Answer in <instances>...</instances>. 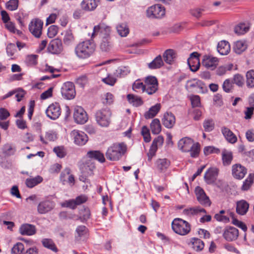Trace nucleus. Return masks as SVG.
<instances>
[{
	"label": "nucleus",
	"mask_w": 254,
	"mask_h": 254,
	"mask_svg": "<svg viewBox=\"0 0 254 254\" xmlns=\"http://www.w3.org/2000/svg\"><path fill=\"white\" fill-rule=\"evenodd\" d=\"M150 128L153 134H157L160 133L161 130V126L159 119L153 120L150 124Z\"/></svg>",
	"instance_id": "79ce46f5"
},
{
	"label": "nucleus",
	"mask_w": 254,
	"mask_h": 254,
	"mask_svg": "<svg viewBox=\"0 0 254 254\" xmlns=\"http://www.w3.org/2000/svg\"><path fill=\"white\" fill-rule=\"evenodd\" d=\"M164 61L168 64H172L176 58V54L174 50H167L163 54Z\"/></svg>",
	"instance_id": "c9c22d12"
},
{
	"label": "nucleus",
	"mask_w": 254,
	"mask_h": 254,
	"mask_svg": "<svg viewBox=\"0 0 254 254\" xmlns=\"http://www.w3.org/2000/svg\"><path fill=\"white\" fill-rule=\"evenodd\" d=\"M98 33L101 38L110 39L111 28L104 23H100L94 26L92 36Z\"/></svg>",
	"instance_id": "9d476101"
},
{
	"label": "nucleus",
	"mask_w": 254,
	"mask_h": 254,
	"mask_svg": "<svg viewBox=\"0 0 254 254\" xmlns=\"http://www.w3.org/2000/svg\"><path fill=\"white\" fill-rule=\"evenodd\" d=\"M102 79V81L104 82L106 84L113 86L114 85L115 82H116V79L113 76L107 74V76L105 77H103L101 76Z\"/></svg>",
	"instance_id": "0e129e2a"
},
{
	"label": "nucleus",
	"mask_w": 254,
	"mask_h": 254,
	"mask_svg": "<svg viewBox=\"0 0 254 254\" xmlns=\"http://www.w3.org/2000/svg\"><path fill=\"white\" fill-rule=\"evenodd\" d=\"M223 236L226 241H233L237 239L239 236V231L235 227H229L224 230Z\"/></svg>",
	"instance_id": "f3484780"
},
{
	"label": "nucleus",
	"mask_w": 254,
	"mask_h": 254,
	"mask_svg": "<svg viewBox=\"0 0 254 254\" xmlns=\"http://www.w3.org/2000/svg\"><path fill=\"white\" fill-rule=\"evenodd\" d=\"M54 152L59 158H64L66 154V151L65 148L63 146H57L54 148Z\"/></svg>",
	"instance_id": "6e6d98bb"
},
{
	"label": "nucleus",
	"mask_w": 254,
	"mask_h": 254,
	"mask_svg": "<svg viewBox=\"0 0 254 254\" xmlns=\"http://www.w3.org/2000/svg\"><path fill=\"white\" fill-rule=\"evenodd\" d=\"M61 92L63 97L67 100L73 99L76 94L74 85L71 82H66L62 86Z\"/></svg>",
	"instance_id": "0eeeda50"
},
{
	"label": "nucleus",
	"mask_w": 254,
	"mask_h": 254,
	"mask_svg": "<svg viewBox=\"0 0 254 254\" xmlns=\"http://www.w3.org/2000/svg\"><path fill=\"white\" fill-rule=\"evenodd\" d=\"M48 49L52 54H59L63 49L62 41L59 39L53 40L49 44Z\"/></svg>",
	"instance_id": "412c9836"
},
{
	"label": "nucleus",
	"mask_w": 254,
	"mask_h": 254,
	"mask_svg": "<svg viewBox=\"0 0 254 254\" xmlns=\"http://www.w3.org/2000/svg\"><path fill=\"white\" fill-rule=\"evenodd\" d=\"M74 42V38L71 30L65 31L64 33L63 42L64 45L69 46Z\"/></svg>",
	"instance_id": "4c0bfd02"
},
{
	"label": "nucleus",
	"mask_w": 254,
	"mask_h": 254,
	"mask_svg": "<svg viewBox=\"0 0 254 254\" xmlns=\"http://www.w3.org/2000/svg\"><path fill=\"white\" fill-rule=\"evenodd\" d=\"M233 83L240 87H242L244 83V79L242 75L236 74L234 76Z\"/></svg>",
	"instance_id": "338daca9"
},
{
	"label": "nucleus",
	"mask_w": 254,
	"mask_h": 254,
	"mask_svg": "<svg viewBox=\"0 0 254 254\" xmlns=\"http://www.w3.org/2000/svg\"><path fill=\"white\" fill-rule=\"evenodd\" d=\"M70 134L74 142L78 145H84L88 141L87 135L83 131L73 130L71 131Z\"/></svg>",
	"instance_id": "ddd939ff"
},
{
	"label": "nucleus",
	"mask_w": 254,
	"mask_h": 254,
	"mask_svg": "<svg viewBox=\"0 0 254 254\" xmlns=\"http://www.w3.org/2000/svg\"><path fill=\"white\" fill-rule=\"evenodd\" d=\"M87 155L89 158L98 160L101 163H103L105 161L104 154L99 151H90L87 152Z\"/></svg>",
	"instance_id": "f704fd0d"
},
{
	"label": "nucleus",
	"mask_w": 254,
	"mask_h": 254,
	"mask_svg": "<svg viewBox=\"0 0 254 254\" xmlns=\"http://www.w3.org/2000/svg\"><path fill=\"white\" fill-rule=\"evenodd\" d=\"M163 142L164 139L162 136H158L153 140L149 152L148 153L149 160H151L152 158L155 155L158 147L162 146Z\"/></svg>",
	"instance_id": "a211bd4d"
},
{
	"label": "nucleus",
	"mask_w": 254,
	"mask_h": 254,
	"mask_svg": "<svg viewBox=\"0 0 254 254\" xmlns=\"http://www.w3.org/2000/svg\"><path fill=\"white\" fill-rule=\"evenodd\" d=\"M254 180V174L251 173L249 175L248 178L244 182L242 187V190H247L249 189Z\"/></svg>",
	"instance_id": "09e8293b"
},
{
	"label": "nucleus",
	"mask_w": 254,
	"mask_h": 254,
	"mask_svg": "<svg viewBox=\"0 0 254 254\" xmlns=\"http://www.w3.org/2000/svg\"><path fill=\"white\" fill-rule=\"evenodd\" d=\"M43 246L47 249H49L53 252H58V249L57 248L55 244L53 241L50 239H44L42 241Z\"/></svg>",
	"instance_id": "de8ad7c7"
},
{
	"label": "nucleus",
	"mask_w": 254,
	"mask_h": 254,
	"mask_svg": "<svg viewBox=\"0 0 254 254\" xmlns=\"http://www.w3.org/2000/svg\"><path fill=\"white\" fill-rule=\"evenodd\" d=\"M247 46L246 41L239 40L234 43L233 50L236 54H241L247 49Z\"/></svg>",
	"instance_id": "72a5a7b5"
},
{
	"label": "nucleus",
	"mask_w": 254,
	"mask_h": 254,
	"mask_svg": "<svg viewBox=\"0 0 254 254\" xmlns=\"http://www.w3.org/2000/svg\"><path fill=\"white\" fill-rule=\"evenodd\" d=\"M145 92L148 95H152L158 90V81L155 76H149L144 81Z\"/></svg>",
	"instance_id": "6e6552de"
},
{
	"label": "nucleus",
	"mask_w": 254,
	"mask_h": 254,
	"mask_svg": "<svg viewBox=\"0 0 254 254\" xmlns=\"http://www.w3.org/2000/svg\"><path fill=\"white\" fill-rule=\"evenodd\" d=\"M172 228L176 233L185 236L190 233V225L187 221L177 218L172 221Z\"/></svg>",
	"instance_id": "20e7f679"
},
{
	"label": "nucleus",
	"mask_w": 254,
	"mask_h": 254,
	"mask_svg": "<svg viewBox=\"0 0 254 254\" xmlns=\"http://www.w3.org/2000/svg\"><path fill=\"white\" fill-rule=\"evenodd\" d=\"M223 163L225 166L229 165L233 159L232 152L224 149L222 153Z\"/></svg>",
	"instance_id": "ea45409f"
},
{
	"label": "nucleus",
	"mask_w": 254,
	"mask_h": 254,
	"mask_svg": "<svg viewBox=\"0 0 254 254\" xmlns=\"http://www.w3.org/2000/svg\"><path fill=\"white\" fill-rule=\"evenodd\" d=\"M132 89L136 92L142 91L145 92V86L139 80H136L132 85Z\"/></svg>",
	"instance_id": "680f3d73"
},
{
	"label": "nucleus",
	"mask_w": 254,
	"mask_h": 254,
	"mask_svg": "<svg viewBox=\"0 0 254 254\" xmlns=\"http://www.w3.org/2000/svg\"><path fill=\"white\" fill-rule=\"evenodd\" d=\"M189 86L191 88H194L198 93H204L207 90V86L201 80L193 79L188 82Z\"/></svg>",
	"instance_id": "aec40b11"
},
{
	"label": "nucleus",
	"mask_w": 254,
	"mask_h": 254,
	"mask_svg": "<svg viewBox=\"0 0 254 254\" xmlns=\"http://www.w3.org/2000/svg\"><path fill=\"white\" fill-rule=\"evenodd\" d=\"M99 0H83L80 6L82 9L87 11L94 10L98 5Z\"/></svg>",
	"instance_id": "bb28decb"
},
{
	"label": "nucleus",
	"mask_w": 254,
	"mask_h": 254,
	"mask_svg": "<svg viewBox=\"0 0 254 254\" xmlns=\"http://www.w3.org/2000/svg\"><path fill=\"white\" fill-rule=\"evenodd\" d=\"M127 99L129 103L136 107L139 106L143 104L141 98L136 95L128 94L127 95Z\"/></svg>",
	"instance_id": "a19ab883"
},
{
	"label": "nucleus",
	"mask_w": 254,
	"mask_h": 254,
	"mask_svg": "<svg viewBox=\"0 0 254 254\" xmlns=\"http://www.w3.org/2000/svg\"><path fill=\"white\" fill-rule=\"evenodd\" d=\"M193 142V140L190 138H183L178 142V148L183 152H189Z\"/></svg>",
	"instance_id": "a878e982"
},
{
	"label": "nucleus",
	"mask_w": 254,
	"mask_h": 254,
	"mask_svg": "<svg viewBox=\"0 0 254 254\" xmlns=\"http://www.w3.org/2000/svg\"><path fill=\"white\" fill-rule=\"evenodd\" d=\"M46 114L47 117L52 120L58 119L61 114L60 105L57 103L50 105L46 110Z\"/></svg>",
	"instance_id": "f8f14e48"
},
{
	"label": "nucleus",
	"mask_w": 254,
	"mask_h": 254,
	"mask_svg": "<svg viewBox=\"0 0 254 254\" xmlns=\"http://www.w3.org/2000/svg\"><path fill=\"white\" fill-rule=\"evenodd\" d=\"M37 56L36 55H28L26 57L25 62L28 66H33L37 64Z\"/></svg>",
	"instance_id": "4d7b16f0"
},
{
	"label": "nucleus",
	"mask_w": 254,
	"mask_h": 254,
	"mask_svg": "<svg viewBox=\"0 0 254 254\" xmlns=\"http://www.w3.org/2000/svg\"><path fill=\"white\" fill-rule=\"evenodd\" d=\"M232 83L233 82L230 79H226L222 85L224 91L227 93L231 92L233 87Z\"/></svg>",
	"instance_id": "774afa93"
},
{
	"label": "nucleus",
	"mask_w": 254,
	"mask_h": 254,
	"mask_svg": "<svg viewBox=\"0 0 254 254\" xmlns=\"http://www.w3.org/2000/svg\"><path fill=\"white\" fill-rule=\"evenodd\" d=\"M249 204L245 200H241L237 202L236 211L241 215H245L248 211Z\"/></svg>",
	"instance_id": "7c9ffc66"
},
{
	"label": "nucleus",
	"mask_w": 254,
	"mask_h": 254,
	"mask_svg": "<svg viewBox=\"0 0 254 254\" xmlns=\"http://www.w3.org/2000/svg\"><path fill=\"white\" fill-rule=\"evenodd\" d=\"M161 109V104L157 103L150 107L149 110L144 114V117L146 119L154 118L159 112Z\"/></svg>",
	"instance_id": "2f4dec72"
},
{
	"label": "nucleus",
	"mask_w": 254,
	"mask_h": 254,
	"mask_svg": "<svg viewBox=\"0 0 254 254\" xmlns=\"http://www.w3.org/2000/svg\"><path fill=\"white\" fill-rule=\"evenodd\" d=\"M200 151V146L198 143L192 142L190 149L189 152H190V156L193 158L198 156Z\"/></svg>",
	"instance_id": "603ef678"
},
{
	"label": "nucleus",
	"mask_w": 254,
	"mask_h": 254,
	"mask_svg": "<svg viewBox=\"0 0 254 254\" xmlns=\"http://www.w3.org/2000/svg\"><path fill=\"white\" fill-rule=\"evenodd\" d=\"M175 117L171 113H166L162 119L163 125L167 128H172L175 123Z\"/></svg>",
	"instance_id": "c756f323"
},
{
	"label": "nucleus",
	"mask_w": 254,
	"mask_h": 254,
	"mask_svg": "<svg viewBox=\"0 0 254 254\" xmlns=\"http://www.w3.org/2000/svg\"><path fill=\"white\" fill-rule=\"evenodd\" d=\"M195 193L197 200L200 204L204 206L210 205V200L201 188L198 186L196 187L195 189Z\"/></svg>",
	"instance_id": "4468645a"
},
{
	"label": "nucleus",
	"mask_w": 254,
	"mask_h": 254,
	"mask_svg": "<svg viewBox=\"0 0 254 254\" xmlns=\"http://www.w3.org/2000/svg\"><path fill=\"white\" fill-rule=\"evenodd\" d=\"M114 102V96L111 93H107L102 98V103L106 105H110Z\"/></svg>",
	"instance_id": "052dcab7"
},
{
	"label": "nucleus",
	"mask_w": 254,
	"mask_h": 254,
	"mask_svg": "<svg viewBox=\"0 0 254 254\" xmlns=\"http://www.w3.org/2000/svg\"><path fill=\"white\" fill-rule=\"evenodd\" d=\"M146 16L149 18H161L165 14V9L160 4H156L149 7L146 11Z\"/></svg>",
	"instance_id": "423d86ee"
},
{
	"label": "nucleus",
	"mask_w": 254,
	"mask_h": 254,
	"mask_svg": "<svg viewBox=\"0 0 254 254\" xmlns=\"http://www.w3.org/2000/svg\"><path fill=\"white\" fill-rule=\"evenodd\" d=\"M118 33L121 37H126L128 34L129 30L127 23H121L116 26Z\"/></svg>",
	"instance_id": "e433bc0d"
},
{
	"label": "nucleus",
	"mask_w": 254,
	"mask_h": 254,
	"mask_svg": "<svg viewBox=\"0 0 254 254\" xmlns=\"http://www.w3.org/2000/svg\"><path fill=\"white\" fill-rule=\"evenodd\" d=\"M129 72L128 68L125 66L118 67L115 73V75L120 77H123L127 75Z\"/></svg>",
	"instance_id": "13d9d810"
},
{
	"label": "nucleus",
	"mask_w": 254,
	"mask_h": 254,
	"mask_svg": "<svg viewBox=\"0 0 254 254\" xmlns=\"http://www.w3.org/2000/svg\"><path fill=\"white\" fill-rule=\"evenodd\" d=\"M87 233V229L85 226L80 225L78 226L76 229L75 238L80 239L85 237Z\"/></svg>",
	"instance_id": "49530a36"
},
{
	"label": "nucleus",
	"mask_w": 254,
	"mask_h": 254,
	"mask_svg": "<svg viewBox=\"0 0 254 254\" xmlns=\"http://www.w3.org/2000/svg\"><path fill=\"white\" fill-rule=\"evenodd\" d=\"M247 173V169L240 164H236L232 167L233 176L237 179H242Z\"/></svg>",
	"instance_id": "2eb2a0df"
},
{
	"label": "nucleus",
	"mask_w": 254,
	"mask_h": 254,
	"mask_svg": "<svg viewBox=\"0 0 254 254\" xmlns=\"http://www.w3.org/2000/svg\"><path fill=\"white\" fill-rule=\"evenodd\" d=\"M100 47L102 51L107 52L109 51L112 47L110 39L102 38Z\"/></svg>",
	"instance_id": "5fc2aeb1"
},
{
	"label": "nucleus",
	"mask_w": 254,
	"mask_h": 254,
	"mask_svg": "<svg viewBox=\"0 0 254 254\" xmlns=\"http://www.w3.org/2000/svg\"><path fill=\"white\" fill-rule=\"evenodd\" d=\"M19 0H9L5 3V7L9 10L14 11L18 7Z\"/></svg>",
	"instance_id": "864d4df0"
},
{
	"label": "nucleus",
	"mask_w": 254,
	"mask_h": 254,
	"mask_svg": "<svg viewBox=\"0 0 254 254\" xmlns=\"http://www.w3.org/2000/svg\"><path fill=\"white\" fill-rule=\"evenodd\" d=\"M164 65V62L160 55L157 56L151 62L148 64V67L151 69L160 68Z\"/></svg>",
	"instance_id": "473e14b6"
},
{
	"label": "nucleus",
	"mask_w": 254,
	"mask_h": 254,
	"mask_svg": "<svg viewBox=\"0 0 254 254\" xmlns=\"http://www.w3.org/2000/svg\"><path fill=\"white\" fill-rule=\"evenodd\" d=\"M202 63L206 68L213 70L218 65V59L215 57L204 56Z\"/></svg>",
	"instance_id": "4be33fe9"
},
{
	"label": "nucleus",
	"mask_w": 254,
	"mask_h": 254,
	"mask_svg": "<svg viewBox=\"0 0 254 254\" xmlns=\"http://www.w3.org/2000/svg\"><path fill=\"white\" fill-rule=\"evenodd\" d=\"M232 64H225L220 66L217 69V74L219 75H224L227 71L230 70L232 68Z\"/></svg>",
	"instance_id": "bf43d9fd"
},
{
	"label": "nucleus",
	"mask_w": 254,
	"mask_h": 254,
	"mask_svg": "<svg viewBox=\"0 0 254 254\" xmlns=\"http://www.w3.org/2000/svg\"><path fill=\"white\" fill-rule=\"evenodd\" d=\"M24 245L20 242L15 244L11 249V254H24Z\"/></svg>",
	"instance_id": "3c124183"
},
{
	"label": "nucleus",
	"mask_w": 254,
	"mask_h": 254,
	"mask_svg": "<svg viewBox=\"0 0 254 254\" xmlns=\"http://www.w3.org/2000/svg\"><path fill=\"white\" fill-rule=\"evenodd\" d=\"M75 122L79 124H84L87 122L88 118L85 111L80 106L75 107L73 113Z\"/></svg>",
	"instance_id": "9b49d317"
},
{
	"label": "nucleus",
	"mask_w": 254,
	"mask_h": 254,
	"mask_svg": "<svg viewBox=\"0 0 254 254\" xmlns=\"http://www.w3.org/2000/svg\"><path fill=\"white\" fill-rule=\"evenodd\" d=\"M218 174V169L217 168H210L204 174V180L207 184H212L216 180Z\"/></svg>",
	"instance_id": "6ab92c4d"
},
{
	"label": "nucleus",
	"mask_w": 254,
	"mask_h": 254,
	"mask_svg": "<svg viewBox=\"0 0 254 254\" xmlns=\"http://www.w3.org/2000/svg\"><path fill=\"white\" fill-rule=\"evenodd\" d=\"M95 45L90 40H86L78 43L75 47L74 53L80 59H85L90 57L94 52Z\"/></svg>",
	"instance_id": "f257e3e1"
},
{
	"label": "nucleus",
	"mask_w": 254,
	"mask_h": 254,
	"mask_svg": "<svg viewBox=\"0 0 254 254\" xmlns=\"http://www.w3.org/2000/svg\"><path fill=\"white\" fill-rule=\"evenodd\" d=\"M112 112L108 108L98 110L95 113V119L98 125L107 127L111 122Z\"/></svg>",
	"instance_id": "7ed1b4c3"
},
{
	"label": "nucleus",
	"mask_w": 254,
	"mask_h": 254,
	"mask_svg": "<svg viewBox=\"0 0 254 254\" xmlns=\"http://www.w3.org/2000/svg\"><path fill=\"white\" fill-rule=\"evenodd\" d=\"M217 49L220 55H227L230 52V45L228 41L222 40L218 43Z\"/></svg>",
	"instance_id": "c85d7f7f"
},
{
	"label": "nucleus",
	"mask_w": 254,
	"mask_h": 254,
	"mask_svg": "<svg viewBox=\"0 0 254 254\" xmlns=\"http://www.w3.org/2000/svg\"><path fill=\"white\" fill-rule=\"evenodd\" d=\"M127 149V145L124 143L114 144L108 148L106 156L111 161L118 160L125 153Z\"/></svg>",
	"instance_id": "f03ea898"
},
{
	"label": "nucleus",
	"mask_w": 254,
	"mask_h": 254,
	"mask_svg": "<svg viewBox=\"0 0 254 254\" xmlns=\"http://www.w3.org/2000/svg\"><path fill=\"white\" fill-rule=\"evenodd\" d=\"M191 243L192 245V248L196 251H200L204 248V243L200 239L195 238H192L191 239Z\"/></svg>",
	"instance_id": "37998d69"
},
{
	"label": "nucleus",
	"mask_w": 254,
	"mask_h": 254,
	"mask_svg": "<svg viewBox=\"0 0 254 254\" xmlns=\"http://www.w3.org/2000/svg\"><path fill=\"white\" fill-rule=\"evenodd\" d=\"M43 22L39 19H34L29 24V29L31 34L36 38H39L42 34Z\"/></svg>",
	"instance_id": "1a4fd4ad"
},
{
	"label": "nucleus",
	"mask_w": 254,
	"mask_h": 254,
	"mask_svg": "<svg viewBox=\"0 0 254 254\" xmlns=\"http://www.w3.org/2000/svg\"><path fill=\"white\" fill-rule=\"evenodd\" d=\"M188 64L190 70L193 72H195L199 69L200 63L198 53L193 52L190 55L188 59Z\"/></svg>",
	"instance_id": "dca6fc26"
},
{
	"label": "nucleus",
	"mask_w": 254,
	"mask_h": 254,
	"mask_svg": "<svg viewBox=\"0 0 254 254\" xmlns=\"http://www.w3.org/2000/svg\"><path fill=\"white\" fill-rule=\"evenodd\" d=\"M75 83L81 88H83L88 83V79L85 75H82L76 79Z\"/></svg>",
	"instance_id": "69168bd1"
},
{
	"label": "nucleus",
	"mask_w": 254,
	"mask_h": 254,
	"mask_svg": "<svg viewBox=\"0 0 254 254\" xmlns=\"http://www.w3.org/2000/svg\"><path fill=\"white\" fill-rule=\"evenodd\" d=\"M184 212L185 214H196L199 212H203L205 213L206 211L204 209L200 207H190L188 209H186L184 210Z\"/></svg>",
	"instance_id": "8fccbe9b"
},
{
	"label": "nucleus",
	"mask_w": 254,
	"mask_h": 254,
	"mask_svg": "<svg viewBox=\"0 0 254 254\" xmlns=\"http://www.w3.org/2000/svg\"><path fill=\"white\" fill-rule=\"evenodd\" d=\"M60 180L63 185L68 183L72 186L74 184V178L73 175L70 174V170L68 168H65L61 173Z\"/></svg>",
	"instance_id": "5701e85b"
},
{
	"label": "nucleus",
	"mask_w": 254,
	"mask_h": 254,
	"mask_svg": "<svg viewBox=\"0 0 254 254\" xmlns=\"http://www.w3.org/2000/svg\"><path fill=\"white\" fill-rule=\"evenodd\" d=\"M246 84L249 88L254 87V70L251 69L246 73Z\"/></svg>",
	"instance_id": "c03bdc74"
},
{
	"label": "nucleus",
	"mask_w": 254,
	"mask_h": 254,
	"mask_svg": "<svg viewBox=\"0 0 254 254\" xmlns=\"http://www.w3.org/2000/svg\"><path fill=\"white\" fill-rule=\"evenodd\" d=\"M170 165V161L166 158H161L157 159L155 166L156 169L159 173H165Z\"/></svg>",
	"instance_id": "b1692460"
},
{
	"label": "nucleus",
	"mask_w": 254,
	"mask_h": 254,
	"mask_svg": "<svg viewBox=\"0 0 254 254\" xmlns=\"http://www.w3.org/2000/svg\"><path fill=\"white\" fill-rule=\"evenodd\" d=\"M249 30V26L245 23H240L235 26V32L238 35H243L247 33Z\"/></svg>",
	"instance_id": "a18cd8bd"
},
{
	"label": "nucleus",
	"mask_w": 254,
	"mask_h": 254,
	"mask_svg": "<svg viewBox=\"0 0 254 254\" xmlns=\"http://www.w3.org/2000/svg\"><path fill=\"white\" fill-rule=\"evenodd\" d=\"M56 203L50 196H47L38 203L37 210L40 214H46L51 212L55 207Z\"/></svg>",
	"instance_id": "39448f33"
},
{
	"label": "nucleus",
	"mask_w": 254,
	"mask_h": 254,
	"mask_svg": "<svg viewBox=\"0 0 254 254\" xmlns=\"http://www.w3.org/2000/svg\"><path fill=\"white\" fill-rule=\"evenodd\" d=\"M43 181V178L40 176L32 178H27L26 180L25 183L27 187L32 188L38 184L41 183Z\"/></svg>",
	"instance_id": "58836bf2"
},
{
	"label": "nucleus",
	"mask_w": 254,
	"mask_h": 254,
	"mask_svg": "<svg viewBox=\"0 0 254 254\" xmlns=\"http://www.w3.org/2000/svg\"><path fill=\"white\" fill-rule=\"evenodd\" d=\"M35 226L29 224H22L19 228V232L22 235L31 236L35 234Z\"/></svg>",
	"instance_id": "cd10ccee"
},
{
	"label": "nucleus",
	"mask_w": 254,
	"mask_h": 254,
	"mask_svg": "<svg viewBox=\"0 0 254 254\" xmlns=\"http://www.w3.org/2000/svg\"><path fill=\"white\" fill-rule=\"evenodd\" d=\"M204 153L205 155H208L212 153H219L220 151V150L212 146H206L203 149Z\"/></svg>",
	"instance_id": "e2e57ef3"
},
{
	"label": "nucleus",
	"mask_w": 254,
	"mask_h": 254,
	"mask_svg": "<svg viewBox=\"0 0 254 254\" xmlns=\"http://www.w3.org/2000/svg\"><path fill=\"white\" fill-rule=\"evenodd\" d=\"M221 131L228 142L232 144L237 142V136L229 128L226 127H222L221 128Z\"/></svg>",
	"instance_id": "393cba45"
}]
</instances>
